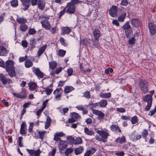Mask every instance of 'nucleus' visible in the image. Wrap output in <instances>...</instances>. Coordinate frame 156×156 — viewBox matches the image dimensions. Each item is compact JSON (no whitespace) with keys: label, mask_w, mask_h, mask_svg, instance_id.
<instances>
[{"label":"nucleus","mask_w":156,"mask_h":156,"mask_svg":"<svg viewBox=\"0 0 156 156\" xmlns=\"http://www.w3.org/2000/svg\"><path fill=\"white\" fill-rule=\"evenodd\" d=\"M67 72L68 73V75L70 76L73 73V70L72 69L69 68L68 69Z\"/></svg>","instance_id":"64"},{"label":"nucleus","mask_w":156,"mask_h":156,"mask_svg":"<svg viewBox=\"0 0 156 156\" xmlns=\"http://www.w3.org/2000/svg\"><path fill=\"white\" fill-rule=\"evenodd\" d=\"M23 5L25 6L24 8V10H27L29 7L30 5V0H20Z\"/></svg>","instance_id":"23"},{"label":"nucleus","mask_w":156,"mask_h":156,"mask_svg":"<svg viewBox=\"0 0 156 156\" xmlns=\"http://www.w3.org/2000/svg\"><path fill=\"white\" fill-rule=\"evenodd\" d=\"M129 137L132 140L136 141L141 138V135L140 134H137L134 132L130 135Z\"/></svg>","instance_id":"10"},{"label":"nucleus","mask_w":156,"mask_h":156,"mask_svg":"<svg viewBox=\"0 0 156 156\" xmlns=\"http://www.w3.org/2000/svg\"><path fill=\"white\" fill-rule=\"evenodd\" d=\"M45 2L41 0H39L38 2L37 5L40 9H43L45 7Z\"/></svg>","instance_id":"21"},{"label":"nucleus","mask_w":156,"mask_h":156,"mask_svg":"<svg viewBox=\"0 0 156 156\" xmlns=\"http://www.w3.org/2000/svg\"><path fill=\"white\" fill-rule=\"evenodd\" d=\"M54 140H55L56 141H57L58 140H60V138L58 136L57 134H56L55 133V134L54 138L53 139Z\"/></svg>","instance_id":"59"},{"label":"nucleus","mask_w":156,"mask_h":156,"mask_svg":"<svg viewBox=\"0 0 156 156\" xmlns=\"http://www.w3.org/2000/svg\"><path fill=\"white\" fill-rule=\"evenodd\" d=\"M66 51L63 50H59L58 51V55L61 57L63 56L65 54Z\"/></svg>","instance_id":"41"},{"label":"nucleus","mask_w":156,"mask_h":156,"mask_svg":"<svg viewBox=\"0 0 156 156\" xmlns=\"http://www.w3.org/2000/svg\"><path fill=\"white\" fill-rule=\"evenodd\" d=\"M125 138L124 136H122L121 138L118 137L116 140V141L117 142H119L120 144H122L123 142H125Z\"/></svg>","instance_id":"33"},{"label":"nucleus","mask_w":156,"mask_h":156,"mask_svg":"<svg viewBox=\"0 0 156 156\" xmlns=\"http://www.w3.org/2000/svg\"><path fill=\"white\" fill-rule=\"evenodd\" d=\"M78 109L83 111V114H86L87 111L86 110V109L85 107H83L82 106L80 105L76 106V107Z\"/></svg>","instance_id":"34"},{"label":"nucleus","mask_w":156,"mask_h":156,"mask_svg":"<svg viewBox=\"0 0 156 156\" xmlns=\"http://www.w3.org/2000/svg\"><path fill=\"white\" fill-rule=\"evenodd\" d=\"M123 28L125 30L126 35L128 37L127 35L129 34L130 30V26L129 25L128 22L123 26Z\"/></svg>","instance_id":"19"},{"label":"nucleus","mask_w":156,"mask_h":156,"mask_svg":"<svg viewBox=\"0 0 156 156\" xmlns=\"http://www.w3.org/2000/svg\"><path fill=\"white\" fill-rule=\"evenodd\" d=\"M42 26L47 30H49L51 27L50 24L46 18H44L41 22Z\"/></svg>","instance_id":"7"},{"label":"nucleus","mask_w":156,"mask_h":156,"mask_svg":"<svg viewBox=\"0 0 156 156\" xmlns=\"http://www.w3.org/2000/svg\"><path fill=\"white\" fill-rule=\"evenodd\" d=\"M135 39L133 37H132L129 40V42L130 44H133L135 43Z\"/></svg>","instance_id":"63"},{"label":"nucleus","mask_w":156,"mask_h":156,"mask_svg":"<svg viewBox=\"0 0 156 156\" xmlns=\"http://www.w3.org/2000/svg\"><path fill=\"white\" fill-rule=\"evenodd\" d=\"M138 119L136 116H134L132 117L131 119V121L133 124H134L137 122Z\"/></svg>","instance_id":"45"},{"label":"nucleus","mask_w":156,"mask_h":156,"mask_svg":"<svg viewBox=\"0 0 156 156\" xmlns=\"http://www.w3.org/2000/svg\"><path fill=\"white\" fill-rule=\"evenodd\" d=\"M143 100L147 103H152V97L150 94H147L143 98Z\"/></svg>","instance_id":"16"},{"label":"nucleus","mask_w":156,"mask_h":156,"mask_svg":"<svg viewBox=\"0 0 156 156\" xmlns=\"http://www.w3.org/2000/svg\"><path fill=\"white\" fill-rule=\"evenodd\" d=\"M33 126L34 123H31L30 124V125L28 129V131L30 133L32 131Z\"/></svg>","instance_id":"58"},{"label":"nucleus","mask_w":156,"mask_h":156,"mask_svg":"<svg viewBox=\"0 0 156 156\" xmlns=\"http://www.w3.org/2000/svg\"><path fill=\"white\" fill-rule=\"evenodd\" d=\"M99 104L101 107H105L107 104V101L105 100H101Z\"/></svg>","instance_id":"31"},{"label":"nucleus","mask_w":156,"mask_h":156,"mask_svg":"<svg viewBox=\"0 0 156 156\" xmlns=\"http://www.w3.org/2000/svg\"><path fill=\"white\" fill-rule=\"evenodd\" d=\"M59 41L62 45L64 46H67V44L65 42V39L61 37Z\"/></svg>","instance_id":"49"},{"label":"nucleus","mask_w":156,"mask_h":156,"mask_svg":"<svg viewBox=\"0 0 156 156\" xmlns=\"http://www.w3.org/2000/svg\"><path fill=\"white\" fill-rule=\"evenodd\" d=\"M47 47L46 45H43L40 47L37 51L38 57L39 58L41 55L44 52Z\"/></svg>","instance_id":"17"},{"label":"nucleus","mask_w":156,"mask_h":156,"mask_svg":"<svg viewBox=\"0 0 156 156\" xmlns=\"http://www.w3.org/2000/svg\"><path fill=\"white\" fill-rule=\"evenodd\" d=\"M13 94L14 96L18 98H25L26 96V90L24 88H22L21 92L19 93H14Z\"/></svg>","instance_id":"4"},{"label":"nucleus","mask_w":156,"mask_h":156,"mask_svg":"<svg viewBox=\"0 0 156 156\" xmlns=\"http://www.w3.org/2000/svg\"><path fill=\"white\" fill-rule=\"evenodd\" d=\"M27 58V56H25L23 57H20L19 58V61L20 62H23Z\"/></svg>","instance_id":"54"},{"label":"nucleus","mask_w":156,"mask_h":156,"mask_svg":"<svg viewBox=\"0 0 156 156\" xmlns=\"http://www.w3.org/2000/svg\"><path fill=\"white\" fill-rule=\"evenodd\" d=\"M126 16V13H123L122 15L120 16L118 18V20L120 22H123L125 19V16Z\"/></svg>","instance_id":"37"},{"label":"nucleus","mask_w":156,"mask_h":156,"mask_svg":"<svg viewBox=\"0 0 156 156\" xmlns=\"http://www.w3.org/2000/svg\"><path fill=\"white\" fill-rule=\"evenodd\" d=\"M148 27L151 34H154L156 31L155 25L152 23H149L148 24Z\"/></svg>","instance_id":"13"},{"label":"nucleus","mask_w":156,"mask_h":156,"mask_svg":"<svg viewBox=\"0 0 156 156\" xmlns=\"http://www.w3.org/2000/svg\"><path fill=\"white\" fill-rule=\"evenodd\" d=\"M140 21L139 20L135 19H132L131 21V24L135 27H137L139 26Z\"/></svg>","instance_id":"25"},{"label":"nucleus","mask_w":156,"mask_h":156,"mask_svg":"<svg viewBox=\"0 0 156 156\" xmlns=\"http://www.w3.org/2000/svg\"><path fill=\"white\" fill-rule=\"evenodd\" d=\"M48 99L46 100L43 103L42 105L43 106L42 107V108L43 109H44V108H45L47 104L48 103Z\"/></svg>","instance_id":"55"},{"label":"nucleus","mask_w":156,"mask_h":156,"mask_svg":"<svg viewBox=\"0 0 156 156\" xmlns=\"http://www.w3.org/2000/svg\"><path fill=\"white\" fill-rule=\"evenodd\" d=\"M28 28L27 25L24 24H21L20 27V29L22 31H25Z\"/></svg>","instance_id":"38"},{"label":"nucleus","mask_w":156,"mask_h":156,"mask_svg":"<svg viewBox=\"0 0 156 156\" xmlns=\"http://www.w3.org/2000/svg\"><path fill=\"white\" fill-rule=\"evenodd\" d=\"M27 125L24 122H22L21 125V128L20 130V134H25L27 133Z\"/></svg>","instance_id":"12"},{"label":"nucleus","mask_w":156,"mask_h":156,"mask_svg":"<svg viewBox=\"0 0 156 156\" xmlns=\"http://www.w3.org/2000/svg\"><path fill=\"white\" fill-rule=\"evenodd\" d=\"M44 109L41 108L40 109H39L37 112V115L39 117L41 115V112H43Z\"/></svg>","instance_id":"60"},{"label":"nucleus","mask_w":156,"mask_h":156,"mask_svg":"<svg viewBox=\"0 0 156 156\" xmlns=\"http://www.w3.org/2000/svg\"><path fill=\"white\" fill-rule=\"evenodd\" d=\"M148 134V132L147 130L145 129L141 133L142 136L144 138Z\"/></svg>","instance_id":"46"},{"label":"nucleus","mask_w":156,"mask_h":156,"mask_svg":"<svg viewBox=\"0 0 156 156\" xmlns=\"http://www.w3.org/2000/svg\"><path fill=\"white\" fill-rule=\"evenodd\" d=\"M22 44L23 47L27 48V43L26 41H23L22 42Z\"/></svg>","instance_id":"61"},{"label":"nucleus","mask_w":156,"mask_h":156,"mask_svg":"<svg viewBox=\"0 0 156 156\" xmlns=\"http://www.w3.org/2000/svg\"><path fill=\"white\" fill-rule=\"evenodd\" d=\"M29 89L31 91L34 90L37 88V84L34 82H30L28 83Z\"/></svg>","instance_id":"20"},{"label":"nucleus","mask_w":156,"mask_h":156,"mask_svg":"<svg viewBox=\"0 0 156 156\" xmlns=\"http://www.w3.org/2000/svg\"><path fill=\"white\" fill-rule=\"evenodd\" d=\"M117 13V7L115 6H112L109 11L110 15L112 17H116Z\"/></svg>","instance_id":"8"},{"label":"nucleus","mask_w":156,"mask_h":156,"mask_svg":"<svg viewBox=\"0 0 156 156\" xmlns=\"http://www.w3.org/2000/svg\"><path fill=\"white\" fill-rule=\"evenodd\" d=\"M140 86L142 91L145 93L148 91L147 88V82L145 80H141L140 81Z\"/></svg>","instance_id":"3"},{"label":"nucleus","mask_w":156,"mask_h":156,"mask_svg":"<svg viewBox=\"0 0 156 156\" xmlns=\"http://www.w3.org/2000/svg\"><path fill=\"white\" fill-rule=\"evenodd\" d=\"M26 150L31 156H39L41 153L39 149L34 150L27 149Z\"/></svg>","instance_id":"6"},{"label":"nucleus","mask_w":156,"mask_h":156,"mask_svg":"<svg viewBox=\"0 0 156 156\" xmlns=\"http://www.w3.org/2000/svg\"><path fill=\"white\" fill-rule=\"evenodd\" d=\"M71 118L69 119L68 120V122L69 123H73L79 119L80 117L78 114L73 112L72 113Z\"/></svg>","instance_id":"5"},{"label":"nucleus","mask_w":156,"mask_h":156,"mask_svg":"<svg viewBox=\"0 0 156 156\" xmlns=\"http://www.w3.org/2000/svg\"><path fill=\"white\" fill-rule=\"evenodd\" d=\"M12 6L13 7H16L18 5V2L17 0H13L11 2Z\"/></svg>","instance_id":"44"},{"label":"nucleus","mask_w":156,"mask_h":156,"mask_svg":"<svg viewBox=\"0 0 156 156\" xmlns=\"http://www.w3.org/2000/svg\"><path fill=\"white\" fill-rule=\"evenodd\" d=\"M14 64V62L11 60H8L6 62V70L11 77L16 76Z\"/></svg>","instance_id":"1"},{"label":"nucleus","mask_w":156,"mask_h":156,"mask_svg":"<svg viewBox=\"0 0 156 156\" xmlns=\"http://www.w3.org/2000/svg\"><path fill=\"white\" fill-rule=\"evenodd\" d=\"M22 139H23V138L21 136L19 137L18 139V144H19V145L20 147H22L23 146V145L22 144V143H21V141H22Z\"/></svg>","instance_id":"52"},{"label":"nucleus","mask_w":156,"mask_h":156,"mask_svg":"<svg viewBox=\"0 0 156 156\" xmlns=\"http://www.w3.org/2000/svg\"><path fill=\"white\" fill-rule=\"evenodd\" d=\"M36 31L34 29L31 28L29 30L28 33L32 35L34 34Z\"/></svg>","instance_id":"50"},{"label":"nucleus","mask_w":156,"mask_h":156,"mask_svg":"<svg viewBox=\"0 0 156 156\" xmlns=\"http://www.w3.org/2000/svg\"><path fill=\"white\" fill-rule=\"evenodd\" d=\"M51 121V120L49 117H48L47 118V121L45 124V128L46 129H47L49 126L50 125V122Z\"/></svg>","instance_id":"36"},{"label":"nucleus","mask_w":156,"mask_h":156,"mask_svg":"<svg viewBox=\"0 0 156 156\" xmlns=\"http://www.w3.org/2000/svg\"><path fill=\"white\" fill-rule=\"evenodd\" d=\"M73 149L72 148H67L66 149L65 152V154L66 156H68L70 154L73 152Z\"/></svg>","instance_id":"39"},{"label":"nucleus","mask_w":156,"mask_h":156,"mask_svg":"<svg viewBox=\"0 0 156 156\" xmlns=\"http://www.w3.org/2000/svg\"><path fill=\"white\" fill-rule=\"evenodd\" d=\"M82 142V140L80 137H78L75 140L74 144H80Z\"/></svg>","instance_id":"43"},{"label":"nucleus","mask_w":156,"mask_h":156,"mask_svg":"<svg viewBox=\"0 0 156 156\" xmlns=\"http://www.w3.org/2000/svg\"><path fill=\"white\" fill-rule=\"evenodd\" d=\"M46 133V131H38V133L39 135V136L38 137V138L42 140L43 139L44 135Z\"/></svg>","instance_id":"35"},{"label":"nucleus","mask_w":156,"mask_h":156,"mask_svg":"<svg viewBox=\"0 0 156 156\" xmlns=\"http://www.w3.org/2000/svg\"><path fill=\"white\" fill-rule=\"evenodd\" d=\"M68 146L67 142L65 140H60L59 147L60 151H62L65 149Z\"/></svg>","instance_id":"11"},{"label":"nucleus","mask_w":156,"mask_h":156,"mask_svg":"<svg viewBox=\"0 0 156 156\" xmlns=\"http://www.w3.org/2000/svg\"><path fill=\"white\" fill-rule=\"evenodd\" d=\"M33 71L36 75L40 78H42L44 75L43 73L38 69H33Z\"/></svg>","instance_id":"15"},{"label":"nucleus","mask_w":156,"mask_h":156,"mask_svg":"<svg viewBox=\"0 0 156 156\" xmlns=\"http://www.w3.org/2000/svg\"><path fill=\"white\" fill-rule=\"evenodd\" d=\"M115 154L118 156H123L124 155V153L123 151L117 152L115 153Z\"/></svg>","instance_id":"62"},{"label":"nucleus","mask_w":156,"mask_h":156,"mask_svg":"<svg viewBox=\"0 0 156 156\" xmlns=\"http://www.w3.org/2000/svg\"><path fill=\"white\" fill-rule=\"evenodd\" d=\"M97 132L102 137L106 139L108 136H109V134L107 129L105 130H97Z\"/></svg>","instance_id":"9"},{"label":"nucleus","mask_w":156,"mask_h":156,"mask_svg":"<svg viewBox=\"0 0 156 156\" xmlns=\"http://www.w3.org/2000/svg\"><path fill=\"white\" fill-rule=\"evenodd\" d=\"M33 65L32 62L30 60L28 59L25 62V65L26 68H29L32 66Z\"/></svg>","instance_id":"32"},{"label":"nucleus","mask_w":156,"mask_h":156,"mask_svg":"<svg viewBox=\"0 0 156 156\" xmlns=\"http://www.w3.org/2000/svg\"><path fill=\"white\" fill-rule=\"evenodd\" d=\"M151 105L152 103H147V105H146L145 108V110L147 111L150 110V108L151 106Z\"/></svg>","instance_id":"53"},{"label":"nucleus","mask_w":156,"mask_h":156,"mask_svg":"<svg viewBox=\"0 0 156 156\" xmlns=\"http://www.w3.org/2000/svg\"><path fill=\"white\" fill-rule=\"evenodd\" d=\"M128 2L127 0H122L121 2V5L124 6H126Z\"/></svg>","instance_id":"56"},{"label":"nucleus","mask_w":156,"mask_h":156,"mask_svg":"<svg viewBox=\"0 0 156 156\" xmlns=\"http://www.w3.org/2000/svg\"><path fill=\"white\" fill-rule=\"evenodd\" d=\"M117 110L121 113H124L125 112V110L123 108H117Z\"/></svg>","instance_id":"57"},{"label":"nucleus","mask_w":156,"mask_h":156,"mask_svg":"<svg viewBox=\"0 0 156 156\" xmlns=\"http://www.w3.org/2000/svg\"><path fill=\"white\" fill-rule=\"evenodd\" d=\"M67 140L68 142H69L70 143H73L74 144L75 140L74 139L73 137L72 136L69 137L67 138Z\"/></svg>","instance_id":"47"},{"label":"nucleus","mask_w":156,"mask_h":156,"mask_svg":"<svg viewBox=\"0 0 156 156\" xmlns=\"http://www.w3.org/2000/svg\"><path fill=\"white\" fill-rule=\"evenodd\" d=\"M96 151V150L94 148H91L88 150V156L91 154H93Z\"/></svg>","instance_id":"48"},{"label":"nucleus","mask_w":156,"mask_h":156,"mask_svg":"<svg viewBox=\"0 0 156 156\" xmlns=\"http://www.w3.org/2000/svg\"><path fill=\"white\" fill-rule=\"evenodd\" d=\"M83 150V147H80L76 148L75 150V154L77 155L81 153Z\"/></svg>","instance_id":"28"},{"label":"nucleus","mask_w":156,"mask_h":156,"mask_svg":"<svg viewBox=\"0 0 156 156\" xmlns=\"http://www.w3.org/2000/svg\"><path fill=\"white\" fill-rule=\"evenodd\" d=\"M17 22L20 24H24L27 22V20L23 17H17L16 19Z\"/></svg>","instance_id":"22"},{"label":"nucleus","mask_w":156,"mask_h":156,"mask_svg":"<svg viewBox=\"0 0 156 156\" xmlns=\"http://www.w3.org/2000/svg\"><path fill=\"white\" fill-rule=\"evenodd\" d=\"M0 80L4 84L7 83V79L6 78L5 76L3 74H0Z\"/></svg>","instance_id":"30"},{"label":"nucleus","mask_w":156,"mask_h":156,"mask_svg":"<svg viewBox=\"0 0 156 156\" xmlns=\"http://www.w3.org/2000/svg\"><path fill=\"white\" fill-rule=\"evenodd\" d=\"M93 113L100 117H103L104 116V114L103 113L97 110L93 109Z\"/></svg>","instance_id":"24"},{"label":"nucleus","mask_w":156,"mask_h":156,"mask_svg":"<svg viewBox=\"0 0 156 156\" xmlns=\"http://www.w3.org/2000/svg\"><path fill=\"white\" fill-rule=\"evenodd\" d=\"M76 3V1L72 0L71 2L68 3L67 7H68L67 9V12L70 14L73 13L74 12L75 9L74 4Z\"/></svg>","instance_id":"2"},{"label":"nucleus","mask_w":156,"mask_h":156,"mask_svg":"<svg viewBox=\"0 0 156 156\" xmlns=\"http://www.w3.org/2000/svg\"><path fill=\"white\" fill-rule=\"evenodd\" d=\"M45 91L46 92V94L48 95H49L51 93L52 91V89L46 88Z\"/></svg>","instance_id":"51"},{"label":"nucleus","mask_w":156,"mask_h":156,"mask_svg":"<svg viewBox=\"0 0 156 156\" xmlns=\"http://www.w3.org/2000/svg\"><path fill=\"white\" fill-rule=\"evenodd\" d=\"M73 90V88L71 86H67L64 89V91L65 93H68Z\"/></svg>","instance_id":"29"},{"label":"nucleus","mask_w":156,"mask_h":156,"mask_svg":"<svg viewBox=\"0 0 156 156\" xmlns=\"http://www.w3.org/2000/svg\"><path fill=\"white\" fill-rule=\"evenodd\" d=\"M9 50H7L6 48L2 46H0V55L1 56H5L9 53Z\"/></svg>","instance_id":"14"},{"label":"nucleus","mask_w":156,"mask_h":156,"mask_svg":"<svg viewBox=\"0 0 156 156\" xmlns=\"http://www.w3.org/2000/svg\"><path fill=\"white\" fill-rule=\"evenodd\" d=\"M56 66V63L55 62H51L49 63L50 67L51 69H55Z\"/></svg>","instance_id":"40"},{"label":"nucleus","mask_w":156,"mask_h":156,"mask_svg":"<svg viewBox=\"0 0 156 156\" xmlns=\"http://www.w3.org/2000/svg\"><path fill=\"white\" fill-rule=\"evenodd\" d=\"M100 97L102 98H109L111 97V93H101L100 94Z\"/></svg>","instance_id":"27"},{"label":"nucleus","mask_w":156,"mask_h":156,"mask_svg":"<svg viewBox=\"0 0 156 156\" xmlns=\"http://www.w3.org/2000/svg\"><path fill=\"white\" fill-rule=\"evenodd\" d=\"M93 35L95 39L98 40L100 35V33L99 30L96 29H95L93 30Z\"/></svg>","instance_id":"18"},{"label":"nucleus","mask_w":156,"mask_h":156,"mask_svg":"<svg viewBox=\"0 0 156 156\" xmlns=\"http://www.w3.org/2000/svg\"><path fill=\"white\" fill-rule=\"evenodd\" d=\"M71 29L69 27H65L62 29V34H69L71 32Z\"/></svg>","instance_id":"26"},{"label":"nucleus","mask_w":156,"mask_h":156,"mask_svg":"<svg viewBox=\"0 0 156 156\" xmlns=\"http://www.w3.org/2000/svg\"><path fill=\"white\" fill-rule=\"evenodd\" d=\"M110 128L111 130L112 131H117L118 129H119L118 126L115 125H111L110 127Z\"/></svg>","instance_id":"42"}]
</instances>
